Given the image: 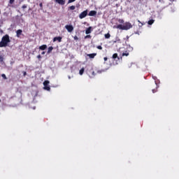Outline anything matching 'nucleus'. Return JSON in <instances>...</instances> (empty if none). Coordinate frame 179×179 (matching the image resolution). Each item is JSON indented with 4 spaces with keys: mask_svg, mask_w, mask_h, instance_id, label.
Wrapping results in <instances>:
<instances>
[{
    "mask_svg": "<svg viewBox=\"0 0 179 179\" xmlns=\"http://www.w3.org/2000/svg\"><path fill=\"white\" fill-rule=\"evenodd\" d=\"M132 24L129 22H126L123 25L118 24L117 26H113V29H119V30H129V29H132Z\"/></svg>",
    "mask_w": 179,
    "mask_h": 179,
    "instance_id": "1",
    "label": "nucleus"
},
{
    "mask_svg": "<svg viewBox=\"0 0 179 179\" xmlns=\"http://www.w3.org/2000/svg\"><path fill=\"white\" fill-rule=\"evenodd\" d=\"M10 42V39L9 38V35L6 34L1 38V41L0 42V48L3 47H8V44Z\"/></svg>",
    "mask_w": 179,
    "mask_h": 179,
    "instance_id": "2",
    "label": "nucleus"
},
{
    "mask_svg": "<svg viewBox=\"0 0 179 179\" xmlns=\"http://www.w3.org/2000/svg\"><path fill=\"white\" fill-rule=\"evenodd\" d=\"M48 85H50L49 80H45L43 82L44 90H48V92H50V90H51V87H50V86H48Z\"/></svg>",
    "mask_w": 179,
    "mask_h": 179,
    "instance_id": "3",
    "label": "nucleus"
},
{
    "mask_svg": "<svg viewBox=\"0 0 179 179\" xmlns=\"http://www.w3.org/2000/svg\"><path fill=\"white\" fill-rule=\"evenodd\" d=\"M87 16V10H85L83 11L80 15H79V18L80 19H85Z\"/></svg>",
    "mask_w": 179,
    "mask_h": 179,
    "instance_id": "4",
    "label": "nucleus"
},
{
    "mask_svg": "<svg viewBox=\"0 0 179 179\" xmlns=\"http://www.w3.org/2000/svg\"><path fill=\"white\" fill-rule=\"evenodd\" d=\"M65 29H67V31H69V33H72V31H73V26L72 25H66Z\"/></svg>",
    "mask_w": 179,
    "mask_h": 179,
    "instance_id": "5",
    "label": "nucleus"
},
{
    "mask_svg": "<svg viewBox=\"0 0 179 179\" xmlns=\"http://www.w3.org/2000/svg\"><path fill=\"white\" fill-rule=\"evenodd\" d=\"M53 41L54 43H55V41H58L59 43H61V41H62V37L61 36L55 37L53 38Z\"/></svg>",
    "mask_w": 179,
    "mask_h": 179,
    "instance_id": "6",
    "label": "nucleus"
},
{
    "mask_svg": "<svg viewBox=\"0 0 179 179\" xmlns=\"http://www.w3.org/2000/svg\"><path fill=\"white\" fill-rule=\"evenodd\" d=\"M96 15H97V11H96V10H91L88 13L89 16H96Z\"/></svg>",
    "mask_w": 179,
    "mask_h": 179,
    "instance_id": "7",
    "label": "nucleus"
},
{
    "mask_svg": "<svg viewBox=\"0 0 179 179\" xmlns=\"http://www.w3.org/2000/svg\"><path fill=\"white\" fill-rule=\"evenodd\" d=\"M22 33H23V31L22 29H18L16 31V36L17 37H20V36H22Z\"/></svg>",
    "mask_w": 179,
    "mask_h": 179,
    "instance_id": "8",
    "label": "nucleus"
},
{
    "mask_svg": "<svg viewBox=\"0 0 179 179\" xmlns=\"http://www.w3.org/2000/svg\"><path fill=\"white\" fill-rule=\"evenodd\" d=\"M96 55H97V53H92V54L87 55V56L89 57V58H90L91 59H93V58H94Z\"/></svg>",
    "mask_w": 179,
    "mask_h": 179,
    "instance_id": "9",
    "label": "nucleus"
},
{
    "mask_svg": "<svg viewBox=\"0 0 179 179\" xmlns=\"http://www.w3.org/2000/svg\"><path fill=\"white\" fill-rule=\"evenodd\" d=\"M55 2L59 5H65V0H55Z\"/></svg>",
    "mask_w": 179,
    "mask_h": 179,
    "instance_id": "10",
    "label": "nucleus"
},
{
    "mask_svg": "<svg viewBox=\"0 0 179 179\" xmlns=\"http://www.w3.org/2000/svg\"><path fill=\"white\" fill-rule=\"evenodd\" d=\"M92 33V27H89L86 30H85V34H90Z\"/></svg>",
    "mask_w": 179,
    "mask_h": 179,
    "instance_id": "11",
    "label": "nucleus"
},
{
    "mask_svg": "<svg viewBox=\"0 0 179 179\" xmlns=\"http://www.w3.org/2000/svg\"><path fill=\"white\" fill-rule=\"evenodd\" d=\"M39 50L44 51V50H47V45H42L39 47Z\"/></svg>",
    "mask_w": 179,
    "mask_h": 179,
    "instance_id": "12",
    "label": "nucleus"
},
{
    "mask_svg": "<svg viewBox=\"0 0 179 179\" xmlns=\"http://www.w3.org/2000/svg\"><path fill=\"white\" fill-rule=\"evenodd\" d=\"M54 50L52 46H50L48 48V54H50V52Z\"/></svg>",
    "mask_w": 179,
    "mask_h": 179,
    "instance_id": "13",
    "label": "nucleus"
},
{
    "mask_svg": "<svg viewBox=\"0 0 179 179\" xmlns=\"http://www.w3.org/2000/svg\"><path fill=\"white\" fill-rule=\"evenodd\" d=\"M113 59H115L117 58H118V59H120V57H118V54H117V53H115L113 55Z\"/></svg>",
    "mask_w": 179,
    "mask_h": 179,
    "instance_id": "14",
    "label": "nucleus"
},
{
    "mask_svg": "<svg viewBox=\"0 0 179 179\" xmlns=\"http://www.w3.org/2000/svg\"><path fill=\"white\" fill-rule=\"evenodd\" d=\"M128 55H129V52H128V51L122 53V57H128Z\"/></svg>",
    "mask_w": 179,
    "mask_h": 179,
    "instance_id": "15",
    "label": "nucleus"
},
{
    "mask_svg": "<svg viewBox=\"0 0 179 179\" xmlns=\"http://www.w3.org/2000/svg\"><path fill=\"white\" fill-rule=\"evenodd\" d=\"M80 75H83L85 73V68H82L79 71Z\"/></svg>",
    "mask_w": 179,
    "mask_h": 179,
    "instance_id": "16",
    "label": "nucleus"
},
{
    "mask_svg": "<svg viewBox=\"0 0 179 179\" xmlns=\"http://www.w3.org/2000/svg\"><path fill=\"white\" fill-rule=\"evenodd\" d=\"M148 24H150L151 26V24H152L153 23H155V20H150L148 22Z\"/></svg>",
    "mask_w": 179,
    "mask_h": 179,
    "instance_id": "17",
    "label": "nucleus"
},
{
    "mask_svg": "<svg viewBox=\"0 0 179 179\" xmlns=\"http://www.w3.org/2000/svg\"><path fill=\"white\" fill-rule=\"evenodd\" d=\"M117 22H119V23H120V24H124V20L123 19H119L117 20Z\"/></svg>",
    "mask_w": 179,
    "mask_h": 179,
    "instance_id": "18",
    "label": "nucleus"
},
{
    "mask_svg": "<svg viewBox=\"0 0 179 179\" xmlns=\"http://www.w3.org/2000/svg\"><path fill=\"white\" fill-rule=\"evenodd\" d=\"M110 37H111V35L110 34V33L105 34V38H110Z\"/></svg>",
    "mask_w": 179,
    "mask_h": 179,
    "instance_id": "19",
    "label": "nucleus"
},
{
    "mask_svg": "<svg viewBox=\"0 0 179 179\" xmlns=\"http://www.w3.org/2000/svg\"><path fill=\"white\" fill-rule=\"evenodd\" d=\"M69 9H70V10H75L76 7H75V6H71L69 7Z\"/></svg>",
    "mask_w": 179,
    "mask_h": 179,
    "instance_id": "20",
    "label": "nucleus"
},
{
    "mask_svg": "<svg viewBox=\"0 0 179 179\" xmlns=\"http://www.w3.org/2000/svg\"><path fill=\"white\" fill-rule=\"evenodd\" d=\"M13 3H15V0H9L10 5H13Z\"/></svg>",
    "mask_w": 179,
    "mask_h": 179,
    "instance_id": "21",
    "label": "nucleus"
},
{
    "mask_svg": "<svg viewBox=\"0 0 179 179\" xmlns=\"http://www.w3.org/2000/svg\"><path fill=\"white\" fill-rule=\"evenodd\" d=\"M1 77L3 79H5V80L8 79V78H6V75H5V74H2Z\"/></svg>",
    "mask_w": 179,
    "mask_h": 179,
    "instance_id": "22",
    "label": "nucleus"
},
{
    "mask_svg": "<svg viewBox=\"0 0 179 179\" xmlns=\"http://www.w3.org/2000/svg\"><path fill=\"white\" fill-rule=\"evenodd\" d=\"M96 48H97L98 50H103V47H101V45H98V46L96 47Z\"/></svg>",
    "mask_w": 179,
    "mask_h": 179,
    "instance_id": "23",
    "label": "nucleus"
},
{
    "mask_svg": "<svg viewBox=\"0 0 179 179\" xmlns=\"http://www.w3.org/2000/svg\"><path fill=\"white\" fill-rule=\"evenodd\" d=\"M0 62H3V57L0 55Z\"/></svg>",
    "mask_w": 179,
    "mask_h": 179,
    "instance_id": "24",
    "label": "nucleus"
},
{
    "mask_svg": "<svg viewBox=\"0 0 179 179\" xmlns=\"http://www.w3.org/2000/svg\"><path fill=\"white\" fill-rule=\"evenodd\" d=\"M76 0H69L68 3H72V2H75Z\"/></svg>",
    "mask_w": 179,
    "mask_h": 179,
    "instance_id": "25",
    "label": "nucleus"
},
{
    "mask_svg": "<svg viewBox=\"0 0 179 179\" xmlns=\"http://www.w3.org/2000/svg\"><path fill=\"white\" fill-rule=\"evenodd\" d=\"M39 6L41 8V10H43V3H40Z\"/></svg>",
    "mask_w": 179,
    "mask_h": 179,
    "instance_id": "26",
    "label": "nucleus"
},
{
    "mask_svg": "<svg viewBox=\"0 0 179 179\" xmlns=\"http://www.w3.org/2000/svg\"><path fill=\"white\" fill-rule=\"evenodd\" d=\"M26 8H27V5H26V4H24V5L22 6V9H26Z\"/></svg>",
    "mask_w": 179,
    "mask_h": 179,
    "instance_id": "27",
    "label": "nucleus"
},
{
    "mask_svg": "<svg viewBox=\"0 0 179 179\" xmlns=\"http://www.w3.org/2000/svg\"><path fill=\"white\" fill-rule=\"evenodd\" d=\"M85 38H92V36L87 35V36H85Z\"/></svg>",
    "mask_w": 179,
    "mask_h": 179,
    "instance_id": "28",
    "label": "nucleus"
},
{
    "mask_svg": "<svg viewBox=\"0 0 179 179\" xmlns=\"http://www.w3.org/2000/svg\"><path fill=\"white\" fill-rule=\"evenodd\" d=\"M90 72H91L92 76H96V73H94V71H91Z\"/></svg>",
    "mask_w": 179,
    "mask_h": 179,
    "instance_id": "29",
    "label": "nucleus"
},
{
    "mask_svg": "<svg viewBox=\"0 0 179 179\" xmlns=\"http://www.w3.org/2000/svg\"><path fill=\"white\" fill-rule=\"evenodd\" d=\"M23 76H26L27 75V73L26 71H22Z\"/></svg>",
    "mask_w": 179,
    "mask_h": 179,
    "instance_id": "30",
    "label": "nucleus"
},
{
    "mask_svg": "<svg viewBox=\"0 0 179 179\" xmlns=\"http://www.w3.org/2000/svg\"><path fill=\"white\" fill-rule=\"evenodd\" d=\"M74 40H76V41L79 40V38H78L77 36H74Z\"/></svg>",
    "mask_w": 179,
    "mask_h": 179,
    "instance_id": "31",
    "label": "nucleus"
},
{
    "mask_svg": "<svg viewBox=\"0 0 179 179\" xmlns=\"http://www.w3.org/2000/svg\"><path fill=\"white\" fill-rule=\"evenodd\" d=\"M37 58H38V59H41V55H38L37 56Z\"/></svg>",
    "mask_w": 179,
    "mask_h": 179,
    "instance_id": "32",
    "label": "nucleus"
},
{
    "mask_svg": "<svg viewBox=\"0 0 179 179\" xmlns=\"http://www.w3.org/2000/svg\"><path fill=\"white\" fill-rule=\"evenodd\" d=\"M156 92H157V90H155V89L152 90V93H156Z\"/></svg>",
    "mask_w": 179,
    "mask_h": 179,
    "instance_id": "33",
    "label": "nucleus"
},
{
    "mask_svg": "<svg viewBox=\"0 0 179 179\" xmlns=\"http://www.w3.org/2000/svg\"><path fill=\"white\" fill-rule=\"evenodd\" d=\"M126 38H127V41H129V36H127L126 37Z\"/></svg>",
    "mask_w": 179,
    "mask_h": 179,
    "instance_id": "34",
    "label": "nucleus"
},
{
    "mask_svg": "<svg viewBox=\"0 0 179 179\" xmlns=\"http://www.w3.org/2000/svg\"><path fill=\"white\" fill-rule=\"evenodd\" d=\"M103 59L106 62V61H107L108 58L107 57H104Z\"/></svg>",
    "mask_w": 179,
    "mask_h": 179,
    "instance_id": "35",
    "label": "nucleus"
},
{
    "mask_svg": "<svg viewBox=\"0 0 179 179\" xmlns=\"http://www.w3.org/2000/svg\"><path fill=\"white\" fill-rule=\"evenodd\" d=\"M44 54H45V52H42L41 55H44Z\"/></svg>",
    "mask_w": 179,
    "mask_h": 179,
    "instance_id": "36",
    "label": "nucleus"
},
{
    "mask_svg": "<svg viewBox=\"0 0 179 179\" xmlns=\"http://www.w3.org/2000/svg\"><path fill=\"white\" fill-rule=\"evenodd\" d=\"M130 50H134V48H130Z\"/></svg>",
    "mask_w": 179,
    "mask_h": 179,
    "instance_id": "37",
    "label": "nucleus"
},
{
    "mask_svg": "<svg viewBox=\"0 0 179 179\" xmlns=\"http://www.w3.org/2000/svg\"><path fill=\"white\" fill-rule=\"evenodd\" d=\"M69 79H71V76H69Z\"/></svg>",
    "mask_w": 179,
    "mask_h": 179,
    "instance_id": "38",
    "label": "nucleus"
},
{
    "mask_svg": "<svg viewBox=\"0 0 179 179\" xmlns=\"http://www.w3.org/2000/svg\"><path fill=\"white\" fill-rule=\"evenodd\" d=\"M138 22H139V23H141V21H140V20H138Z\"/></svg>",
    "mask_w": 179,
    "mask_h": 179,
    "instance_id": "39",
    "label": "nucleus"
},
{
    "mask_svg": "<svg viewBox=\"0 0 179 179\" xmlns=\"http://www.w3.org/2000/svg\"><path fill=\"white\" fill-rule=\"evenodd\" d=\"M0 103H1V99H0Z\"/></svg>",
    "mask_w": 179,
    "mask_h": 179,
    "instance_id": "40",
    "label": "nucleus"
}]
</instances>
